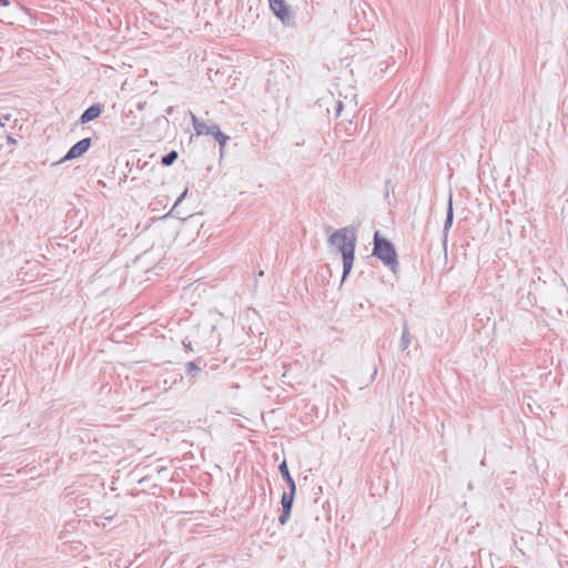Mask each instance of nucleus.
Instances as JSON below:
<instances>
[{
  "label": "nucleus",
  "mask_w": 568,
  "mask_h": 568,
  "mask_svg": "<svg viewBox=\"0 0 568 568\" xmlns=\"http://www.w3.org/2000/svg\"><path fill=\"white\" fill-rule=\"evenodd\" d=\"M280 471L283 476V478L287 481V484L290 485L291 487V490L292 491H295V481L294 479L291 477L290 475V471H288V468H287V465H286V462H283L281 465H280Z\"/></svg>",
  "instance_id": "nucleus-6"
},
{
  "label": "nucleus",
  "mask_w": 568,
  "mask_h": 568,
  "mask_svg": "<svg viewBox=\"0 0 568 568\" xmlns=\"http://www.w3.org/2000/svg\"><path fill=\"white\" fill-rule=\"evenodd\" d=\"M291 510L283 509L282 515L278 518L281 525H285L290 518Z\"/></svg>",
  "instance_id": "nucleus-10"
},
{
  "label": "nucleus",
  "mask_w": 568,
  "mask_h": 568,
  "mask_svg": "<svg viewBox=\"0 0 568 568\" xmlns=\"http://www.w3.org/2000/svg\"><path fill=\"white\" fill-rule=\"evenodd\" d=\"M293 495H294V491H292V490H291V494H283L282 500H281L283 509L291 510L292 504H293Z\"/></svg>",
  "instance_id": "nucleus-8"
},
{
  "label": "nucleus",
  "mask_w": 568,
  "mask_h": 568,
  "mask_svg": "<svg viewBox=\"0 0 568 568\" xmlns=\"http://www.w3.org/2000/svg\"><path fill=\"white\" fill-rule=\"evenodd\" d=\"M374 255L382 260L386 265L396 264V252L393 245L382 239L379 233L376 232L374 236Z\"/></svg>",
  "instance_id": "nucleus-2"
},
{
  "label": "nucleus",
  "mask_w": 568,
  "mask_h": 568,
  "mask_svg": "<svg viewBox=\"0 0 568 568\" xmlns=\"http://www.w3.org/2000/svg\"><path fill=\"white\" fill-rule=\"evenodd\" d=\"M453 216V207H452V201H449V207H448V222L452 221Z\"/></svg>",
  "instance_id": "nucleus-11"
},
{
  "label": "nucleus",
  "mask_w": 568,
  "mask_h": 568,
  "mask_svg": "<svg viewBox=\"0 0 568 568\" xmlns=\"http://www.w3.org/2000/svg\"><path fill=\"white\" fill-rule=\"evenodd\" d=\"M91 140L89 138L79 141L69 150L63 160L68 161L81 156L89 150Z\"/></svg>",
  "instance_id": "nucleus-4"
},
{
  "label": "nucleus",
  "mask_w": 568,
  "mask_h": 568,
  "mask_svg": "<svg viewBox=\"0 0 568 568\" xmlns=\"http://www.w3.org/2000/svg\"><path fill=\"white\" fill-rule=\"evenodd\" d=\"M10 4L9 0H0L1 7H8Z\"/></svg>",
  "instance_id": "nucleus-12"
},
{
  "label": "nucleus",
  "mask_w": 568,
  "mask_h": 568,
  "mask_svg": "<svg viewBox=\"0 0 568 568\" xmlns=\"http://www.w3.org/2000/svg\"><path fill=\"white\" fill-rule=\"evenodd\" d=\"M332 244L336 245L337 248L342 252L343 255V267H344V276L348 274L352 270L354 262V252H355V242L356 234L355 231L349 229H341L336 231L331 236Z\"/></svg>",
  "instance_id": "nucleus-1"
},
{
  "label": "nucleus",
  "mask_w": 568,
  "mask_h": 568,
  "mask_svg": "<svg viewBox=\"0 0 568 568\" xmlns=\"http://www.w3.org/2000/svg\"><path fill=\"white\" fill-rule=\"evenodd\" d=\"M273 13L282 21L290 20V10L284 0H268Z\"/></svg>",
  "instance_id": "nucleus-3"
},
{
  "label": "nucleus",
  "mask_w": 568,
  "mask_h": 568,
  "mask_svg": "<svg viewBox=\"0 0 568 568\" xmlns=\"http://www.w3.org/2000/svg\"><path fill=\"white\" fill-rule=\"evenodd\" d=\"M206 133L214 135L221 145H224L227 140V138L220 131L219 126H216V125L211 126L206 131Z\"/></svg>",
  "instance_id": "nucleus-7"
},
{
  "label": "nucleus",
  "mask_w": 568,
  "mask_h": 568,
  "mask_svg": "<svg viewBox=\"0 0 568 568\" xmlns=\"http://www.w3.org/2000/svg\"><path fill=\"white\" fill-rule=\"evenodd\" d=\"M196 131H197V134H201V133L203 132V131H202V130H200V129H196Z\"/></svg>",
  "instance_id": "nucleus-13"
},
{
  "label": "nucleus",
  "mask_w": 568,
  "mask_h": 568,
  "mask_svg": "<svg viewBox=\"0 0 568 568\" xmlns=\"http://www.w3.org/2000/svg\"><path fill=\"white\" fill-rule=\"evenodd\" d=\"M176 159H178V152L171 151L170 153H168L166 155H164L162 158V163L164 165H171Z\"/></svg>",
  "instance_id": "nucleus-9"
},
{
  "label": "nucleus",
  "mask_w": 568,
  "mask_h": 568,
  "mask_svg": "<svg viewBox=\"0 0 568 568\" xmlns=\"http://www.w3.org/2000/svg\"><path fill=\"white\" fill-rule=\"evenodd\" d=\"M100 114H101V105L93 104L82 113L81 122L88 123V122L97 119Z\"/></svg>",
  "instance_id": "nucleus-5"
}]
</instances>
